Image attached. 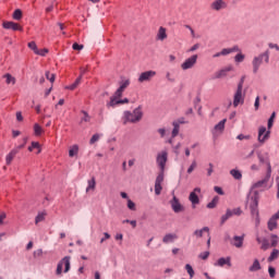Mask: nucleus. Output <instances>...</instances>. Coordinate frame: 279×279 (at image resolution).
<instances>
[{
	"label": "nucleus",
	"instance_id": "nucleus-9",
	"mask_svg": "<svg viewBox=\"0 0 279 279\" xmlns=\"http://www.w3.org/2000/svg\"><path fill=\"white\" fill-rule=\"evenodd\" d=\"M121 97H123V90L118 88L113 96L110 97V100L107 102V108H117V104Z\"/></svg>",
	"mask_w": 279,
	"mask_h": 279
},
{
	"label": "nucleus",
	"instance_id": "nucleus-21",
	"mask_svg": "<svg viewBox=\"0 0 279 279\" xmlns=\"http://www.w3.org/2000/svg\"><path fill=\"white\" fill-rule=\"evenodd\" d=\"M218 267H223L225 265H228V267H232V263L230 262V257H221L217 260L215 264Z\"/></svg>",
	"mask_w": 279,
	"mask_h": 279
},
{
	"label": "nucleus",
	"instance_id": "nucleus-54",
	"mask_svg": "<svg viewBox=\"0 0 279 279\" xmlns=\"http://www.w3.org/2000/svg\"><path fill=\"white\" fill-rule=\"evenodd\" d=\"M157 132L160 135V138H165V136H167V129L165 128L158 129Z\"/></svg>",
	"mask_w": 279,
	"mask_h": 279
},
{
	"label": "nucleus",
	"instance_id": "nucleus-26",
	"mask_svg": "<svg viewBox=\"0 0 279 279\" xmlns=\"http://www.w3.org/2000/svg\"><path fill=\"white\" fill-rule=\"evenodd\" d=\"M204 232H210V229L208 227H204L203 229L195 230L194 236H196V239H202L204 236Z\"/></svg>",
	"mask_w": 279,
	"mask_h": 279
},
{
	"label": "nucleus",
	"instance_id": "nucleus-61",
	"mask_svg": "<svg viewBox=\"0 0 279 279\" xmlns=\"http://www.w3.org/2000/svg\"><path fill=\"white\" fill-rule=\"evenodd\" d=\"M166 78L168 82H171V83L175 82V78L171 76V72L166 73Z\"/></svg>",
	"mask_w": 279,
	"mask_h": 279
},
{
	"label": "nucleus",
	"instance_id": "nucleus-59",
	"mask_svg": "<svg viewBox=\"0 0 279 279\" xmlns=\"http://www.w3.org/2000/svg\"><path fill=\"white\" fill-rule=\"evenodd\" d=\"M268 272H269L270 278H276V268L270 266L268 268Z\"/></svg>",
	"mask_w": 279,
	"mask_h": 279
},
{
	"label": "nucleus",
	"instance_id": "nucleus-32",
	"mask_svg": "<svg viewBox=\"0 0 279 279\" xmlns=\"http://www.w3.org/2000/svg\"><path fill=\"white\" fill-rule=\"evenodd\" d=\"M45 217H47V211L38 213V215L35 218L36 226H38L41 221H45Z\"/></svg>",
	"mask_w": 279,
	"mask_h": 279
},
{
	"label": "nucleus",
	"instance_id": "nucleus-25",
	"mask_svg": "<svg viewBox=\"0 0 279 279\" xmlns=\"http://www.w3.org/2000/svg\"><path fill=\"white\" fill-rule=\"evenodd\" d=\"M167 38V28L160 26L159 31L157 33V39L158 40H166Z\"/></svg>",
	"mask_w": 279,
	"mask_h": 279
},
{
	"label": "nucleus",
	"instance_id": "nucleus-8",
	"mask_svg": "<svg viewBox=\"0 0 279 279\" xmlns=\"http://www.w3.org/2000/svg\"><path fill=\"white\" fill-rule=\"evenodd\" d=\"M243 215V210H241V207H236L234 209H227L226 215L221 217V223H226L230 217H241Z\"/></svg>",
	"mask_w": 279,
	"mask_h": 279
},
{
	"label": "nucleus",
	"instance_id": "nucleus-29",
	"mask_svg": "<svg viewBox=\"0 0 279 279\" xmlns=\"http://www.w3.org/2000/svg\"><path fill=\"white\" fill-rule=\"evenodd\" d=\"M175 239H178V235H175L173 233H168L163 236L162 242L163 243H173V241H175Z\"/></svg>",
	"mask_w": 279,
	"mask_h": 279
},
{
	"label": "nucleus",
	"instance_id": "nucleus-12",
	"mask_svg": "<svg viewBox=\"0 0 279 279\" xmlns=\"http://www.w3.org/2000/svg\"><path fill=\"white\" fill-rule=\"evenodd\" d=\"M156 77V71L149 70L140 74L138 82L143 84V82H151V78Z\"/></svg>",
	"mask_w": 279,
	"mask_h": 279
},
{
	"label": "nucleus",
	"instance_id": "nucleus-43",
	"mask_svg": "<svg viewBox=\"0 0 279 279\" xmlns=\"http://www.w3.org/2000/svg\"><path fill=\"white\" fill-rule=\"evenodd\" d=\"M218 203H219V197L216 196L213 198L210 203L207 204V208H216Z\"/></svg>",
	"mask_w": 279,
	"mask_h": 279
},
{
	"label": "nucleus",
	"instance_id": "nucleus-24",
	"mask_svg": "<svg viewBox=\"0 0 279 279\" xmlns=\"http://www.w3.org/2000/svg\"><path fill=\"white\" fill-rule=\"evenodd\" d=\"M243 239H244L243 235L242 236L235 235L231 243L234 245V247H238V248L243 247Z\"/></svg>",
	"mask_w": 279,
	"mask_h": 279
},
{
	"label": "nucleus",
	"instance_id": "nucleus-45",
	"mask_svg": "<svg viewBox=\"0 0 279 279\" xmlns=\"http://www.w3.org/2000/svg\"><path fill=\"white\" fill-rule=\"evenodd\" d=\"M196 168H197V161L193 160L191 166L187 169V173H193V171H195Z\"/></svg>",
	"mask_w": 279,
	"mask_h": 279
},
{
	"label": "nucleus",
	"instance_id": "nucleus-56",
	"mask_svg": "<svg viewBox=\"0 0 279 279\" xmlns=\"http://www.w3.org/2000/svg\"><path fill=\"white\" fill-rule=\"evenodd\" d=\"M72 48L74 49V51H82V49H84V45L75 43L72 45Z\"/></svg>",
	"mask_w": 279,
	"mask_h": 279
},
{
	"label": "nucleus",
	"instance_id": "nucleus-50",
	"mask_svg": "<svg viewBox=\"0 0 279 279\" xmlns=\"http://www.w3.org/2000/svg\"><path fill=\"white\" fill-rule=\"evenodd\" d=\"M128 209L129 210H136V204L132 202V199H128Z\"/></svg>",
	"mask_w": 279,
	"mask_h": 279
},
{
	"label": "nucleus",
	"instance_id": "nucleus-22",
	"mask_svg": "<svg viewBox=\"0 0 279 279\" xmlns=\"http://www.w3.org/2000/svg\"><path fill=\"white\" fill-rule=\"evenodd\" d=\"M278 219L276 216H272L268 221V230L272 231L278 228Z\"/></svg>",
	"mask_w": 279,
	"mask_h": 279
},
{
	"label": "nucleus",
	"instance_id": "nucleus-1",
	"mask_svg": "<svg viewBox=\"0 0 279 279\" xmlns=\"http://www.w3.org/2000/svg\"><path fill=\"white\" fill-rule=\"evenodd\" d=\"M143 119V109L141 107H137L131 111H124L122 121L124 125H128V123H138Z\"/></svg>",
	"mask_w": 279,
	"mask_h": 279
},
{
	"label": "nucleus",
	"instance_id": "nucleus-39",
	"mask_svg": "<svg viewBox=\"0 0 279 279\" xmlns=\"http://www.w3.org/2000/svg\"><path fill=\"white\" fill-rule=\"evenodd\" d=\"M13 19L14 21H21V19H23V11H21L20 9H16L13 12Z\"/></svg>",
	"mask_w": 279,
	"mask_h": 279
},
{
	"label": "nucleus",
	"instance_id": "nucleus-4",
	"mask_svg": "<svg viewBox=\"0 0 279 279\" xmlns=\"http://www.w3.org/2000/svg\"><path fill=\"white\" fill-rule=\"evenodd\" d=\"M271 138V131L265 126H259L258 128V135H257V141L259 145H265L267 141Z\"/></svg>",
	"mask_w": 279,
	"mask_h": 279
},
{
	"label": "nucleus",
	"instance_id": "nucleus-51",
	"mask_svg": "<svg viewBox=\"0 0 279 279\" xmlns=\"http://www.w3.org/2000/svg\"><path fill=\"white\" fill-rule=\"evenodd\" d=\"M46 78L49 80V82H51L53 84L56 82V74L46 72Z\"/></svg>",
	"mask_w": 279,
	"mask_h": 279
},
{
	"label": "nucleus",
	"instance_id": "nucleus-60",
	"mask_svg": "<svg viewBox=\"0 0 279 279\" xmlns=\"http://www.w3.org/2000/svg\"><path fill=\"white\" fill-rule=\"evenodd\" d=\"M84 118H82V121H85V123H88L90 121V116H88V112L83 111Z\"/></svg>",
	"mask_w": 279,
	"mask_h": 279
},
{
	"label": "nucleus",
	"instance_id": "nucleus-34",
	"mask_svg": "<svg viewBox=\"0 0 279 279\" xmlns=\"http://www.w3.org/2000/svg\"><path fill=\"white\" fill-rule=\"evenodd\" d=\"M250 271L254 272V271H260V262H258V259H255L253 262V265L248 268Z\"/></svg>",
	"mask_w": 279,
	"mask_h": 279
},
{
	"label": "nucleus",
	"instance_id": "nucleus-40",
	"mask_svg": "<svg viewBox=\"0 0 279 279\" xmlns=\"http://www.w3.org/2000/svg\"><path fill=\"white\" fill-rule=\"evenodd\" d=\"M165 182V171L160 170V173L157 175L155 184H162Z\"/></svg>",
	"mask_w": 279,
	"mask_h": 279
},
{
	"label": "nucleus",
	"instance_id": "nucleus-38",
	"mask_svg": "<svg viewBox=\"0 0 279 279\" xmlns=\"http://www.w3.org/2000/svg\"><path fill=\"white\" fill-rule=\"evenodd\" d=\"M185 271L189 274L190 279H193L195 276V270L193 269V266H191L190 264L185 265Z\"/></svg>",
	"mask_w": 279,
	"mask_h": 279
},
{
	"label": "nucleus",
	"instance_id": "nucleus-49",
	"mask_svg": "<svg viewBox=\"0 0 279 279\" xmlns=\"http://www.w3.org/2000/svg\"><path fill=\"white\" fill-rule=\"evenodd\" d=\"M99 138H101V135L99 134H94L89 141L90 145H95V143H97V141H99Z\"/></svg>",
	"mask_w": 279,
	"mask_h": 279
},
{
	"label": "nucleus",
	"instance_id": "nucleus-42",
	"mask_svg": "<svg viewBox=\"0 0 279 279\" xmlns=\"http://www.w3.org/2000/svg\"><path fill=\"white\" fill-rule=\"evenodd\" d=\"M128 86H130V80L122 81L120 83V87L118 89H120V90H122V93H124L125 88H128Z\"/></svg>",
	"mask_w": 279,
	"mask_h": 279
},
{
	"label": "nucleus",
	"instance_id": "nucleus-18",
	"mask_svg": "<svg viewBox=\"0 0 279 279\" xmlns=\"http://www.w3.org/2000/svg\"><path fill=\"white\" fill-rule=\"evenodd\" d=\"M252 215H258V196L254 195L251 197L250 204Z\"/></svg>",
	"mask_w": 279,
	"mask_h": 279
},
{
	"label": "nucleus",
	"instance_id": "nucleus-55",
	"mask_svg": "<svg viewBox=\"0 0 279 279\" xmlns=\"http://www.w3.org/2000/svg\"><path fill=\"white\" fill-rule=\"evenodd\" d=\"M208 169H207V175L210 177L213 175L214 171H215V165L213 163H208Z\"/></svg>",
	"mask_w": 279,
	"mask_h": 279
},
{
	"label": "nucleus",
	"instance_id": "nucleus-33",
	"mask_svg": "<svg viewBox=\"0 0 279 279\" xmlns=\"http://www.w3.org/2000/svg\"><path fill=\"white\" fill-rule=\"evenodd\" d=\"M279 257V250L274 248L270 256L268 257V263H274V260L278 259Z\"/></svg>",
	"mask_w": 279,
	"mask_h": 279
},
{
	"label": "nucleus",
	"instance_id": "nucleus-27",
	"mask_svg": "<svg viewBox=\"0 0 279 279\" xmlns=\"http://www.w3.org/2000/svg\"><path fill=\"white\" fill-rule=\"evenodd\" d=\"M80 84H82V76H78L73 84L65 86V89L66 90H75V88H77V86H80Z\"/></svg>",
	"mask_w": 279,
	"mask_h": 279
},
{
	"label": "nucleus",
	"instance_id": "nucleus-48",
	"mask_svg": "<svg viewBox=\"0 0 279 279\" xmlns=\"http://www.w3.org/2000/svg\"><path fill=\"white\" fill-rule=\"evenodd\" d=\"M262 250H264V252L269 250V241L267 239L262 240Z\"/></svg>",
	"mask_w": 279,
	"mask_h": 279
},
{
	"label": "nucleus",
	"instance_id": "nucleus-57",
	"mask_svg": "<svg viewBox=\"0 0 279 279\" xmlns=\"http://www.w3.org/2000/svg\"><path fill=\"white\" fill-rule=\"evenodd\" d=\"M210 256V252H203L199 254V258H202V260H206L208 257Z\"/></svg>",
	"mask_w": 279,
	"mask_h": 279
},
{
	"label": "nucleus",
	"instance_id": "nucleus-31",
	"mask_svg": "<svg viewBox=\"0 0 279 279\" xmlns=\"http://www.w3.org/2000/svg\"><path fill=\"white\" fill-rule=\"evenodd\" d=\"M173 130L171 133L172 138H175V136H178L180 134V122H173Z\"/></svg>",
	"mask_w": 279,
	"mask_h": 279
},
{
	"label": "nucleus",
	"instance_id": "nucleus-3",
	"mask_svg": "<svg viewBox=\"0 0 279 279\" xmlns=\"http://www.w3.org/2000/svg\"><path fill=\"white\" fill-rule=\"evenodd\" d=\"M64 268V274H69V271L71 270V256H65L63 257L57 266V276H61L62 275V269Z\"/></svg>",
	"mask_w": 279,
	"mask_h": 279
},
{
	"label": "nucleus",
	"instance_id": "nucleus-53",
	"mask_svg": "<svg viewBox=\"0 0 279 279\" xmlns=\"http://www.w3.org/2000/svg\"><path fill=\"white\" fill-rule=\"evenodd\" d=\"M28 47L36 53L38 51V46H36V41L28 43Z\"/></svg>",
	"mask_w": 279,
	"mask_h": 279
},
{
	"label": "nucleus",
	"instance_id": "nucleus-58",
	"mask_svg": "<svg viewBox=\"0 0 279 279\" xmlns=\"http://www.w3.org/2000/svg\"><path fill=\"white\" fill-rule=\"evenodd\" d=\"M31 147H33V149H38L37 154H40V144L38 142H33Z\"/></svg>",
	"mask_w": 279,
	"mask_h": 279
},
{
	"label": "nucleus",
	"instance_id": "nucleus-15",
	"mask_svg": "<svg viewBox=\"0 0 279 279\" xmlns=\"http://www.w3.org/2000/svg\"><path fill=\"white\" fill-rule=\"evenodd\" d=\"M230 71H234V68L232 65H228L219 70L218 72L215 73V80H221L223 77H228V73H230Z\"/></svg>",
	"mask_w": 279,
	"mask_h": 279
},
{
	"label": "nucleus",
	"instance_id": "nucleus-30",
	"mask_svg": "<svg viewBox=\"0 0 279 279\" xmlns=\"http://www.w3.org/2000/svg\"><path fill=\"white\" fill-rule=\"evenodd\" d=\"M4 80H5V84H12L14 86V84H16V78L14 76H12V74L7 73L3 75Z\"/></svg>",
	"mask_w": 279,
	"mask_h": 279
},
{
	"label": "nucleus",
	"instance_id": "nucleus-52",
	"mask_svg": "<svg viewBox=\"0 0 279 279\" xmlns=\"http://www.w3.org/2000/svg\"><path fill=\"white\" fill-rule=\"evenodd\" d=\"M234 60L235 62H243V60H245V54L240 52L234 57Z\"/></svg>",
	"mask_w": 279,
	"mask_h": 279
},
{
	"label": "nucleus",
	"instance_id": "nucleus-37",
	"mask_svg": "<svg viewBox=\"0 0 279 279\" xmlns=\"http://www.w3.org/2000/svg\"><path fill=\"white\" fill-rule=\"evenodd\" d=\"M78 151L80 147L77 145L72 146L69 150L70 158H73V156H77Z\"/></svg>",
	"mask_w": 279,
	"mask_h": 279
},
{
	"label": "nucleus",
	"instance_id": "nucleus-46",
	"mask_svg": "<svg viewBox=\"0 0 279 279\" xmlns=\"http://www.w3.org/2000/svg\"><path fill=\"white\" fill-rule=\"evenodd\" d=\"M36 56H47V53H49V50L47 48H44V49H37V51L35 52Z\"/></svg>",
	"mask_w": 279,
	"mask_h": 279
},
{
	"label": "nucleus",
	"instance_id": "nucleus-10",
	"mask_svg": "<svg viewBox=\"0 0 279 279\" xmlns=\"http://www.w3.org/2000/svg\"><path fill=\"white\" fill-rule=\"evenodd\" d=\"M269 180H271V172H266L264 179L255 182L252 185V189H267V184H269Z\"/></svg>",
	"mask_w": 279,
	"mask_h": 279
},
{
	"label": "nucleus",
	"instance_id": "nucleus-36",
	"mask_svg": "<svg viewBox=\"0 0 279 279\" xmlns=\"http://www.w3.org/2000/svg\"><path fill=\"white\" fill-rule=\"evenodd\" d=\"M274 121H276V112L275 111L271 113L270 118L268 119L267 130L271 131V128H274Z\"/></svg>",
	"mask_w": 279,
	"mask_h": 279
},
{
	"label": "nucleus",
	"instance_id": "nucleus-47",
	"mask_svg": "<svg viewBox=\"0 0 279 279\" xmlns=\"http://www.w3.org/2000/svg\"><path fill=\"white\" fill-rule=\"evenodd\" d=\"M160 193H162V184L155 183V194L160 195Z\"/></svg>",
	"mask_w": 279,
	"mask_h": 279
},
{
	"label": "nucleus",
	"instance_id": "nucleus-44",
	"mask_svg": "<svg viewBox=\"0 0 279 279\" xmlns=\"http://www.w3.org/2000/svg\"><path fill=\"white\" fill-rule=\"evenodd\" d=\"M238 141H251L252 140V135H244V134H239L236 136Z\"/></svg>",
	"mask_w": 279,
	"mask_h": 279
},
{
	"label": "nucleus",
	"instance_id": "nucleus-11",
	"mask_svg": "<svg viewBox=\"0 0 279 279\" xmlns=\"http://www.w3.org/2000/svg\"><path fill=\"white\" fill-rule=\"evenodd\" d=\"M197 64V54H193L192 57L187 58L182 64V71H189V69H193Z\"/></svg>",
	"mask_w": 279,
	"mask_h": 279
},
{
	"label": "nucleus",
	"instance_id": "nucleus-13",
	"mask_svg": "<svg viewBox=\"0 0 279 279\" xmlns=\"http://www.w3.org/2000/svg\"><path fill=\"white\" fill-rule=\"evenodd\" d=\"M202 193V189L199 187H195L193 192L190 193L189 199L193 206V208H195V206H197V204H199V196H197V194Z\"/></svg>",
	"mask_w": 279,
	"mask_h": 279
},
{
	"label": "nucleus",
	"instance_id": "nucleus-35",
	"mask_svg": "<svg viewBox=\"0 0 279 279\" xmlns=\"http://www.w3.org/2000/svg\"><path fill=\"white\" fill-rule=\"evenodd\" d=\"M44 132H45V130H43V126H40V124H38V123L34 124L35 136H41Z\"/></svg>",
	"mask_w": 279,
	"mask_h": 279
},
{
	"label": "nucleus",
	"instance_id": "nucleus-23",
	"mask_svg": "<svg viewBox=\"0 0 279 279\" xmlns=\"http://www.w3.org/2000/svg\"><path fill=\"white\" fill-rule=\"evenodd\" d=\"M87 187L86 193H89V191H95L97 186V181H95V177H93L90 180L87 181Z\"/></svg>",
	"mask_w": 279,
	"mask_h": 279
},
{
	"label": "nucleus",
	"instance_id": "nucleus-41",
	"mask_svg": "<svg viewBox=\"0 0 279 279\" xmlns=\"http://www.w3.org/2000/svg\"><path fill=\"white\" fill-rule=\"evenodd\" d=\"M270 239H271V247H277L278 246V242H279V238L277 234H271L270 235Z\"/></svg>",
	"mask_w": 279,
	"mask_h": 279
},
{
	"label": "nucleus",
	"instance_id": "nucleus-19",
	"mask_svg": "<svg viewBox=\"0 0 279 279\" xmlns=\"http://www.w3.org/2000/svg\"><path fill=\"white\" fill-rule=\"evenodd\" d=\"M211 10H215L216 12H219V10H226L228 8V4L226 1H214L210 4Z\"/></svg>",
	"mask_w": 279,
	"mask_h": 279
},
{
	"label": "nucleus",
	"instance_id": "nucleus-64",
	"mask_svg": "<svg viewBox=\"0 0 279 279\" xmlns=\"http://www.w3.org/2000/svg\"><path fill=\"white\" fill-rule=\"evenodd\" d=\"M251 171H260V166L256 165V163H253L251 166Z\"/></svg>",
	"mask_w": 279,
	"mask_h": 279
},
{
	"label": "nucleus",
	"instance_id": "nucleus-6",
	"mask_svg": "<svg viewBox=\"0 0 279 279\" xmlns=\"http://www.w3.org/2000/svg\"><path fill=\"white\" fill-rule=\"evenodd\" d=\"M243 104H245V94H243V89H241L240 85L233 96V107L239 108V106H243Z\"/></svg>",
	"mask_w": 279,
	"mask_h": 279
},
{
	"label": "nucleus",
	"instance_id": "nucleus-5",
	"mask_svg": "<svg viewBox=\"0 0 279 279\" xmlns=\"http://www.w3.org/2000/svg\"><path fill=\"white\" fill-rule=\"evenodd\" d=\"M257 159L259 160V165H266V172L271 173V159H269V153H257Z\"/></svg>",
	"mask_w": 279,
	"mask_h": 279
},
{
	"label": "nucleus",
	"instance_id": "nucleus-28",
	"mask_svg": "<svg viewBox=\"0 0 279 279\" xmlns=\"http://www.w3.org/2000/svg\"><path fill=\"white\" fill-rule=\"evenodd\" d=\"M230 175H232V178L234 180H242L243 179V173H241V170H238V169L230 170Z\"/></svg>",
	"mask_w": 279,
	"mask_h": 279
},
{
	"label": "nucleus",
	"instance_id": "nucleus-2",
	"mask_svg": "<svg viewBox=\"0 0 279 279\" xmlns=\"http://www.w3.org/2000/svg\"><path fill=\"white\" fill-rule=\"evenodd\" d=\"M263 60L266 64H269V50H266L258 56H255L252 60L253 73H258L260 65L263 64Z\"/></svg>",
	"mask_w": 279,
	"mask_h": 279
},
{
	"label": "nucleus",
	"instance_id": "nucleus-62",
	"mask_svg": "<svg viewBox=\"0 0 279 279\" xmlns=\"http://www.w3.org/2000/svg\"><path fill=\"white\" fill-rule=\"evenodd\" d=\"M268 47H269V49H276L277 51H279V46L277 44L269 43Z\"/></svg>",
	"mask_w": 279,
	"mask_h": 279
},
{
	"label": "nucleus",
	"instance_id": "nucleus-20",
	"mask_svg": "<svg viewBox=\"0 0 279 279\" xmlns=\"http://www.w3.org/2000/svg\"><path fill=\"white\" fill-rule=\"evenodd\" d=\"M16 154H19V148H13L5 157L7 165H12V160L16 158Z\"/></svg>",
	"mask_w": 279,
	"mask_h": 279
},
{
	"label": "nucleus",
	"instance_id": "nucleus-16",
	"mask_svg": "<svg viewBox=\"0 0 279 279\" xmlns=\"http://www.w3.org/2000/svg\"><path fill=\"white\" fill-rule=\"evenodd\" d=\"M171 204V208L174 213H182L184 211V206H182V204H180V199H178V197H175V195H173L172 201H170Z\"/></svg>",
	"mask_w": 279,
	"mask_h": 279
},
{
	"label": "nucleus",
	"instance_id": "nucleus-17",
	"mask_svg": "<svg viewBox=\"0 0 279 279\" xmlns=\"http://www.w3.org/2000/svg\"><path fill=\"white\" fill-rule=\"evenodd\" d=\"M3 27L4 29H13V32H23V26L15 22H4Z\"/></svg>",
	"mask_w": 279,
	"mask_h": 279
},
{
	"label": "nucleus",
	"instance_id": "nucleus-63",
	"mask_svg": "<svg viewBox=\"0 0 279 279\" xmlns=\"http://www.w3.org/2000/svg\"><path fill=\"white\" fill-rule=\"evenodd\" d=\"M214 191H215L216 193H218V195H223V189H221V187H219V186H215V187H214Z\"/></svg>",
	"mask_w": 279,
	"mask_h": 279
},
{
	"label": "nucleus",
	"instance_id": "nucleus-7",
	"mask_svg": "<svg viewBox=\"0 0 279 279\" xmlns=\"http://www.w3.org/2000/svg\"><path fill=\"white\" fill-rule=\"evenodd\" d=\"M167 160H169V153H167V150H162L157 155L156 162L160 168V171H165V167H167Z\"/></svg>",
	"mask_w": 279,
	"mask_h": 279
},
{
	"label": "nucleus",
	"instance_id": "nucleus-14",
	"mask_svg": "<svg viewBox=\"0 0 279 279\" xmlns=\"http://www.w3.org/2000/svg\"><path fill=\"white\" fill-rule=\"evenodd\" d=\"M227 119L221 120L218 124H216L213 129L214 136H219L220 134H223V130H226V123Z\"/></svg>",
	"mask_w": 279,
	"mask_h": 279
}]
</instances>
